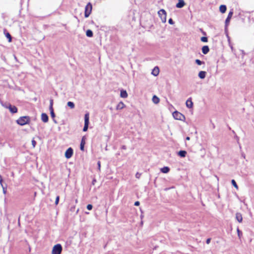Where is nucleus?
I'll use <instances>...</instances> for the list:
<instances>
[{"mask_svg": "<svg viewBox=\"0 0 254 254\" xmlns=\"http://www.w3.org/2000/svg\"><path fill=\"white\" fill-rule=\"evenodd\" d=\"M152 100V102L155 104L159 103L160 102V99L156 95H154L153 96Z\"/></svg>", "mask_w": 254, "mask_h": 254, "instance_id": "6ab92c4d", "label": "nucleus"}, {"mask_svg": "<svg viewBox=\"0 0 254 254\" xmlns=\"http://www.w3.org/2000/svg\"><path fill=\"white\" fill-rule=\"evenodd\" d=\"M158 14L160 17L162 22L165 23L166 21V12L163 9H160L158 12Z\"/></svg>", "mask_w": 254, "mask_h": 254, "instance_id": "39448f33", "label": "nucleus"}, {"mask_svg": "<svg viewBox=\"0 0 254 254\" xmlns=\"http://www.w3.org/2000/svg\"><path fill=\"white\" fill-rule=\"evenodd\" d=\"M128 94L127 91L125 90H121L120 93V96L122 98H126L127 97Z\"/></svg>", "mask_w": 254, "mask_h": 254, "instance_id": "2eb2a0df", "label": "nucleus"}, {"mask_svg": "<svg viewBox=\"0 0 254 254\" xmlns=\"http://www.w3.org/2000/svg\"><path fill=\"white\" fill-rule=\"evenodd\" d=\"M86 34L87 37H92L93 36V32L91 30H87Z\"/></svg>", "mask_w": 254, "mask_h": 254, "instance_id": "b1692460", "label": "nucleus"}, {"mask_svg": "<svg viewBox=\"0 0 254 254\" xmlns=\"http://www.w3.org/2000/svg\"><path fill=\"white\" fill-rule=\"evenodd\" d=\"M233 14V12L232 10L230 11L229 12L228 16L225 20V26L226 27H227L229 25L230 19L232 16Z\"/></svg>", "mask_w": 254, "mask_h": 254, "instance_id": "1a4fd4ad", "label": "nucleus"}, {"mask_svg": "<svg viewBox=\"0 0 254 254\" xmlns=\"http://www.w3.org/2000/svg\"><path fill=\"white\" fill-rule=\"evenodd\" d=\"M73 153V149L71 147H69L66 150V151L65 152V157L67 159H69L70 158H71L72 157Z\"/></svg>", "mask_w": 254, "mask_h": 254, "instance_id": "0eeeda50", "label": "nucleus"}, {"mask_svg": "<svg viewBox=\"0 0 254 254\" xmlns=\"http://www.w3.org/2000/svg\"><path fill=\"white\" fill-rule=\"evenodd\" d=\"M139 201H135L134 203V205L135 206H138L139 205Z\"/></svg>", "mask_w": 254, "mask_h": 254, "instance_id": "58836bf2", "label": "nucleus"}, {"mask_svg": "<svg viewBox=\"0 0 254 254\" xmlns=\"http://www.w3.org/2000/svg\"><path fill=\"white\" fill-rule=\"evenodd\" d=\"M85 139H86L85 136H83L81 139V143H80V150L82 151L84 150V145L85 144Z\"/></svg>", "mask_w": 254, "mask_h": 254, "instance_id": "9b49d317", "label": "nucleus"}, {"mask_svg": "<svg viewBox=\"0 0 254 254\" xmlns=\"http://www.w3.org/2000/svg\"><path fill=\"white\" fill-rule=\"evenodd\" d=\"M169 171L170 168L168 167H164L161 169V172L163 173H167Z\"/></svg>", "mask_w": 254, "mask_h": 254, "instance_id": "4be33fe9", "label": "nucleus"}, {"mask_svg": "<svg viewBox=\"0 0 254 254\" xmlns=\"http://www.w3.org/2000/svg\"><path fill=\"white\" fill-rule=\"evenodd\" d=\"M122 148H123V149H125L126 148L125 146H123Z\"/></svg>", "mask_w": 254, "mask_h": 254, "instance_id": "a18cd8bd", "label": "nucleus"}, {"mask_svg": "<svg viewBox=\"0 0 254 254\" xmlns=\"http://www.w3.org/2000/svg\"><path fill=\"white\" fill-rule=\"evenodd\" d=\"M67 106L70 107L71 109H73L75 107L74 104L73 102L69 101L67 103Z\"/></svg>", "mask_w": 254, "mask_h": 254, "instance_id": "a878e982", "label": "nucleus"}, {"mask_svg": "<svg viewBox=\"0 0 254 254\" xmlns=\"http://www.w3.org/2000/svg\"><path fill=\"white\" fill-rule=\"evenodd\" d=\"M5 36L8 39V41L9 42H11V36L10 35V34L7 32L6 34H5Z\"/></svg>", "mask_w": 254, "mask_h": 254, "instance_id": "c85d7f7f", "label": "nucleus"}, {"mask_svg": "<svg viewBox=\"0 0 254 254\" xmlns=\"http://www.w3.org/2000/svg\"><path fill=\"white\" fill-rule=\"evenodd\" d=\"M195 63L197 64L198 65H201L202 64H204V62L201 61L200 60L198 59H196L195 60Z\"/></svg>", "mask_w": 254, "mask_h": 254, "instance_id": "cd10ccee", "label": "nucleus"}, {"mask_svg": "<svg viewBox=\"0 0 254 254\" xmlns=\"http://www.w3.org/2000/svg\"><path fill=\"white\" fill-rule=\"evenodd\" d=\"M2 188H3V193H4V194H5V193H6V189H5L4 188H3V187H2Z\"/></svg>", "mask_w": 254, "mask_h": 254, "instance_id": "a19ab883", "label": "nucleus"}, {"mask_svg": "<svg viewBox=\"0 0 254 254\" xmlns=\"http://www.w3.org/2000/svg\"><path fill=\"white\" fill-rule=\"evenodd\" d=\"M5 108L9 109L10 112L11 113H16L17 112V109L14 106H12L11 105H8V106H5Z\"/></svg>", "mask_w": 254, "mask_h": 254, "instance_id": "6e6552de", "label": "nucleus"}, {"mask_svg": "<svg viewBox=\"0 0 254 254\" xmlns=\"http://www.w3.org/2000/svg\"><path fill=\"white\" fill-rule=\"evenodd\" d=\"M97 164H98V170H100V167H101L100 162L98 161Z\"/></svg>", "mask_w": 254, "mask_h": 254, "instance_id": "4c0bfd02", "label": "nucleus"}, {"mask_svg": "<svg viewBox=\"0 0 254 254\" xmlns=\"http://www.w3.org/2000/svg\"><path fill=\"white\" fill-rule=\"evenodd\" d=\"M92 10V5L90 2H88L85 6L84 16L87 18L89 16Z\"/></svg>", "mask_w": 254, "mask_h": 254, "instance_id": "f03ea898", "label": "nucleus"}, {"mask_svg": "<svg viewBox=\"0 0 254 254\" xmlns=\"http://www.w3.org/2000/svg\"><path fill=\"white\" fill-rule=\"evenodd\" d=\"M125 107V105L123 102H120L117 106L116 109L117 110H122Z\"/></svg>", "mask_w": 254, "mask_h": 254, "instance_id": "a211bd4d", "label": "nucleus"}, {"mask_svg": "<svg viewBox=\"0 0 254 254\" xmlns=\"http://www.w3.org/2000/svg\"><path fill=\"white\" fill-rule=\"evenodd\" d=\"M201 41L203 42H207V38L206 37H202L201 38Z\"/></svg>", "mask_w": 254, "mask_h": 254, "instance_id": "c756f323", "label": "nucleus"}, {"mask_svg": "<svg viewBox=\"0 0 254 254\" xmlns=\"http://www.w3.org/2000/svg\"><path fill=\"white\" fill-rule=\"evenodd\" d=\"M169 24H174V21L173 20V19L172 18H170L169 19V21H168Z\"/></svg>", "mask_w": 254, "mask_h": 254, "instance_id": "c9c22d12", "label": "nucleus"}, {"mask_svg": "<svg viewBox=\"0 0 254 254\" xmlns=\"http://www.w3.org/2000/svg\"><path fill=\"white\" fill-rule=\"evenodd\" d=\"M50 113H51V117L53 119L54 122L55 123H57L56 120H54V118L55 117V114L54 112V109H50Z\"/></svg>", "mask_w": 254, "mask_h": 254, "instance_id": "393cba45", "label": "nucleus"}, {"mask_svg": "<svg viewBox=\"0 0 254 254\" xmlns=\"http://www.w3.org/2000/svg\"><path fill=\"white\" fill-rule=\"evenodd\" d=\"M206 75V72L204 71H200L199 72L198 76L200 79L205 78Z\"/></svg>", "mask_w": 254, "mask_h": 254, "instance_id": "ddd939ff", "label": "nucleus"}, {"mask_svg": "<svg viewBox=\"0 0 254 254\" xmlns=\"http://www.w3.org/2000/svg\"><path fill=\"white\" fill-rule=\"evenodd\" d=\"M2 179L1 176L0 175V183L1 184H2ZM1 186H2V185H1Z\"/></svg>", "mask_w": 254, "mask_h": 254, "instance_id": "79ce46f5", "label": "nucleus"}, {"mask_svg": "<svg viewBox=\"0 0 254 254\" xmlns=\"http://www.w3.org/2000/svg\"><path fill=\"white\" fill-rule=\"evenodd\" d=\"M141 176V174L140 173H137L136 174H135V177L137 179H139L140 178Z\"/></svg>", "mask_w": 254, "mask_h": 254, "instance_id": "f704fd0d", "label": "nucleus"}, {"mask_svg": "<svg viewBox=\"0 0 254 254\" xmlns=\"http://www.w3.org/2000/svg\"><path fill=\"white\" fill-rule=\"evenodd\" d=\"M59 196H57L56 199L55 204L56 205H57L59 203Z\"/></svg>", "mask_w": 254, "mask_h": 254, "instance_id": "72a5a7b5", "label": "nucleus"}, {"mask_svg": "<svg viewBox=\"0 0 254 254\" xmlns=\"http://www.w3.org/2000/svg\"><path fill=\"white\" fill-rule=\"evenodd\" d=\"M172 115L174 119L176 120L183 121L185 119V116L182 114L178 111H175Z\"/></svg>", "mask_w": 254, "mask_h": 254, "instance_id": "423d86ee", "label": "nucleus"}, {"mask_svg": "<svg viewBox=\"0 0 254 254\" xmlns=\"http://www.w3.org/2000/svg\"><path fill=\"white\" fill-rule=\"evenodd\" d=\"M237 232H238V235L240 236V231L239 229H237Z\"/></svg>", "mask_w": 254, "mask_h": 254, "instance_id": "c03bdc74", "label": "nucleus"}, {"mask_svg": "<svg viewBox=\"0 0 254 254\" xmlns=\"http://www.w3.org/2000/svg\"><path fill=\"white\" fill-rule=\"evenodd\" d=\"M41 120L43 122L47 123L49 120L48 116L46 114L42 113L41 115Z\"/></svg>", "mask_w": 254, "mask_h": 254, "instance_id": "f8f14e48", "label": "nucleus"}, {"mask_svg": "<svg viewBox=\"0 0 254 254\" xmlns=\"http://www.w3.org/2000/svg\"><path fill=\"white\" fill-rule=\"evenodd\" d=\"M209 51V49L208 46H204L202 48V52L203 54H207Z\"/></svg>", "mask_w": 254, "mask_h": 254, "instance_id": "dca6fc26", "label": "nucleus"}, {"mask_svg": "<svg viewBox=\"0 0 254 254\" xmlns=\"http://www.w3.org/2000/svg\"><path fill=\"white\" fill-rule=\"evenodd\" d=\"M185 3L183 0H179V2L176 4L178 8H182L185 5Z\"/></svg>", "mask_w": 254, "mask_h": 254, "instance_id": "4468645a", "label": "nucleus"}, {"mask_svg": "<svg viewBox=\"0 0 254 254\" xmlns=\"http://www.w3.org/2000/svg\"><path fill=\"white\" fill-rule=\"evenodd\" d=\"M32 144L33 147H35L36 144V142L35 140L33 139L32 140Z\"/></svg>", "mask_w": 254, "mask_h": 254, "instance_id": "473e14b6", "label": "nucleus"}, {"mask_svg": "<svg viewBox=\"0 0 254 254\" xmlns=\"http://www.w3.org/2000/svg\"><path fill=\"white\" fill-rule=\"evenodd\" d=\"M8 105H10L8 103H5V104H2V105L5 107V106H8Z\"/></svg>", "mask_w": 254, "mask_h": 254, "instance_id": "ea45409f", "label": "nucleus"}, {"mask_svg": "<svg viewBox=\"0 0 254 254\" xmlns=\"http://www.w3.org/2000/svg\"><path fill=\"white\" fill-rule=\"evenodd\" d=\"M30 121V118L28 116H23L19 118L17 121V123L20 126H24L28 124Z\"/></svg>", "mask_w": 254, "mask_h": 254, "instance_id": "f257e3e1", "label": "nucleus"}, {"mask_svg": "<svg viewBox=\"0 0 254 254\" xmlns=\"http://www.w3.org/2000/svg\"><path fill=\"white\" fill-rule=\"evenodd\" d=\"M178 154L181 157H185L186 156L187 152L185 150H181L178 152Z\"/></svg>", "mask_w": 254, "mask_h": 254, "instance_id": "412c9836", "label": "nucleus"}, {"mask_svg": "<svg viewBox=\"0 0 254 254\" xmlns=\"http://www.w3.org/2000/svg\"><path fill=\"white\" fill-rule=\"evenodd\" d=\"M92 205L91 204H88L87 206V209L89 210H90L92 209Z\"/></svg>", "mask_w": 254, "mask_h": 254, "instance_id": "2f4dec72", "label": "nucleus"}, {"mask_svg": "<svg viewBox=\"0 0 254 254\" xmlns=\"http://www.w3.org/2000/svg\"><path fill=\"white\" fill-rule=\"evenodd\" d=\"M186 139L187 140H190V137H189V136H187V137H186Z\"/></svg>", "mask_w": 254, "mask_h": 254, "instance_id": "37998d69", "label": "nucleus"}, {"mask_svg": "<svg viewBox=\"0 0 254 254\" xmlns=\"http://www.w3.org/2000/svg\"><path fill=\"white\" fill-rule=\"evenodd\" d=\"M226 9H227V7L225 5H221L220 6L219 10L221 13H225L226 11Z\"/></svg>", "mask_w": 254, "mask_h": 254, "instance_id": "aec40b11", "label": "nucleus"}, {"mask_svg": "<svg viewBox=\"0 0 254 254\" xmlns=\"http://www.w3.org/2000/svg\"><path fill=\"white\" fill-rule=\"evenodd\" d=\"M186 106L188 108H191L193 107V103L191 101V98H189L186 102Z\"/></svg>", "mask_w": 254, "mask_h": 254, "instance_id": "9d476101", "label": "nucleus"}, {"mask_svg": "<svg viewBox=\"0 0 254 254\" xmlns=\"http://www.w3.org/2000/svg\"><path fill=\"white\" fill-rule=\"evenodd\" d=\"M159 68L158 67H155L154 69L152 71V74L154 75V76H157L159 74Z\"/></svg>", "mask_w": 254, "mask_h": 254, "instance_id": "5701e85b", "label": "nucleus"}, {"mask_svg": "<svg viewBox=\"0 0 254 254\" xmlns=\"http://www.w3.org/2000/svg\"><path fill=\"white\" fill-rule=\"evenodd\" d=\"M243 157L245 158V155H243Z\"/></svg>", "mask_w": 254, "mask_h": 254, "instance_id": "49530a36", "label": "nucleus"}, {"mask_svg": "<svg viewBox=\"0 0 254 254\" xmlns=\"http://www.w3.org/2000/svg\"><path fill=\"white\" fill-rule=\"evenodd\" d=\"M62 251V247L61 244H57L54 246L52 254H61Z\"/></svg>", "mask_w": 254, "mask_h": 254, "instance_id": "20e7f679", "label": "nucleus"}, {"mask_svg": "<svg viewBox=\"0 0 254 254\" xmlns=\"http://www.w3.org/2000/svg\"><path fill=\"white\" fill-rule=\"evenodd\" d=\"M236 218L239 222H242L243 220L242 215L240 213H237L236 214Z\"/></svg>", "mask_w": 254, "mask_h": 254, "instance_id": "f3484780", "label": "nucleus"}, {"mask_svg": "<svg viewBox=\"0 0 254 254\" xmlns=\"http://www.w3.org/2000/svg\"><path fill=\"white\" fill-rule=\"evenodd\" d=\"M210 241H211V239L210 238H208L206 240V243L207 244H209L210 242Z\"/></svg>", "mask_w": 254, "mask_h": 254, "instance_id": "e433bc0d", "label": "nucleus"}, {"mask_svg": "<svg viewBox=\"0 0 254 254\" xmlns=\"http://www.w3.org/2000/svg\"><path fill=\"white\" fill-rule=\"evenodd\" d=\"M89 123V114L88 113H86L84 116V126L83 128V131H86L88 128Z\"/></svg>", "mask_w": 254, "mask_h": 254, "instance_id": "7ed1b4c3", "label": "nucleus"}, {"mask_svg": "<svg viewBox=\"0 0 254 254\" xmlns=\"http://www.w3.org/2000/svg\"><path fill=\"white\" fill-rule=\"evenodd\" d=\"M53 100L52 99H51L50 100V109H53Z\"/></svg>", "mask_w": 254, "mask_h": 254, "instance_id": "7c9ffc66", "label": "nucleus"}, {"mask_svg": "<svg viewBox=\"0 0 254 254\" xmlns=\"http://www.w3.org/2000/svg\"><path fill=\"white\" fill-rule=\"evenodd\" d=\"M231 183H232V185L237 189V190H238V185H237V183L236 182V181L234 180H232L231 181Z\"/></svg>", "mask_w": 254, "mask_h": 254, "instance_id": "bb28decb", "label": "nucleus"}]
</instances>
